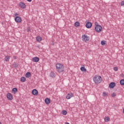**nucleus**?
Returning a JSON list of instances; mask_svg holds the SVG:
<instances>
[{
  "instance_id": "obj_1",
  "label": "nucleus",
  "mask_w": 124,
  "mask_h": 124,
  "mask_svg": "<svg viewBox=\"0 0 124 124\" xmlns=\"http://www.w3.org/2000/svg\"><path fill=\"white\" fill-rule=\"evenodd\" d=\"M94 82L95 84H100L102 81V78L100 76H95L93 78Z\"/></svg>"
},
{
  "instance_id": "obj_2",
  "label": "nucleus",
  "mask_w": 124,
  "mask_h": 124,
  "mask_svg": "<svg viewBox=\"0 0 124 124\" xmlns=\"http://www.w3.org/2000/svg\"><path fill=\"white\" fill-rule=\"evenodd\" d=\"M56 69L58 72H59V73L62 72L64 70L63 65L61 63H57L56 65Z\"/></svg>"
},
{
  "instance_id": "obj_3",
  "label": "nucleus",
  "mask_w": 124,
  "mask_h": 124,
  "mask_svg": "<svg viewBox=\"0 0 124 124\" xmlns=\"http://www.w3.org/2000/svg\"><path fill=\"white\" fill-rule=\"evenodd\" d=\"M95 31H96V32H100V31H102V27H101V26L97 24L96 26L95 27Z\"/></svg>"
},
{
  "instance_id": "obj_4",
  "label": "nucleus",
  "mask_w": 124,
  "mask_h": 124,
  "mask_svg": "<svg viewBox=\"0 0 124 124\" xmlns=\"http://www.w3.org/2000/svg\"><path fill=\"white\" fill-rule=\"evenodd\" d=\"M82 41H84V42H87V41H89V40H90L89 36H88L87 35H82Z\"/></svg>"
},
{
  "instance_id": "obj_5",
  "label": "nucleus",
  "mask_w": 124,
  "mask_h": 124,
  "mask_svg": "<svg viewBox=\"0 0 124 124\" xmlns=\"http://www.w3.org/2000/svg\"><path fill=\"white\" fill-rule=\"evenodd\" d=\"M15 21H16V23H21L22 22V18L20 16H16L15 18Z\"/></svg>"
},
{
  "instance_id": "obj_6",
  "label": "nucleus",
  "mask_w": 124,
  "mask_h": 124,
  "mask_svg": "<svg viewBox=\"0 0 124 124\" xmlns=\"http://www.w3.org/2000/svg\"><path fill=\"white\" fill-rule=\"evenodd\" d=\"M7 97L9 100H12L13 99V96L12 93H8L7 94Z\"/></svg>"
},
{
  "instance_id": "obj_7",
  "label": "nucleus",
  "mask_w": 124,
  "mask_h": 124,
  "mask_svg": "<svg viewBox=\"0 0 124 124\" xmlns=\"http://www.w3.org/2000/svg\"><path fill=\"white\" fill-rule=\"evenodd\" d=\"M92 26H93V24L90 22H87L86 24V27L87 29H91V28H92Z\"/></svg>"
},
{
  "instance_id": "obj_8",
  "label": "nucleus",
  "mask_w": 124,
  "mask_h": 124,
  "mask_svg": "<svg viewBox=\"0 0 124 124\" xmlns=\"http://www.w3.org/2000/svg\"><path fill=\"white\" fill-rule=\"evenodd\" d=\"M115 86H116V83L114 82H111L109 84V87L110 89H113V88H115Z\"/></svg>"
},
{
  "instance_id": "obj_9",
  "label": "nucleus",
  "mask_w": 124,
  "mask_h": 124,
  "mask_svg": "<svg viewBox=\"0 0 124 124\" xmlns=\"http://www.w3.org/2000/svg\"><path fill=\"white\" fill-rule=\"evenodd\" d=\"M73 93H68L67 96H66V98L67 99H70V98H71V97H73Z\"/></svg>"
},
{
  "instance_id": "obj_10",
  "label": "nucleus",
  "mask_w": 124,
  "mask_h": 124,
  "mask_svg": "<svg viewBox=\"0 0 124 124\" xmlns=\"http://www.w3.org/2000/svg\"><path fill=\"white\" fill-rule=\"evenodd\" d=\"M19 6L22 9L26 8V4L22 2L19 3Z\"/></svg>"
},
{
  "instance_id": "obj_11",
  "label": "nucleus",
  "mask_w": 124,
  "mask_h": 124,
  "mask_svg": "<svg viewBox=\"0 0 124 124\" xmlns=\"http://www.w3.org/2000/svg\"><path fill=\"white\" fill-rule=\"evenodd\" d=\"M32 93L34 95H37V94L38 93V92L37 91V90L36 89H33L32 91Z\"/></svg>"
},
{
  "instance_id": "obj_12",
  "label": "nucleus",
  "mask_w": 124,
  "mask_h": 124,
  "mask_svg": "<svg viewBox=\"0 0 124 124\" xmlns=\"http://www.w3.org/2000/svg\"><path fill=\"white\" fill-rule=\"evenodd\" d=\"M32 61L35 62H39V58L37 57H35L32 58Z\"/></svg>"
},
{
  "instance_id": "obj_13",
  "label": "nucleus",
  "mask_w": 124,
  "mask_h": 124,
  "mask_svg": "<svg viewBox=\"0 0 124 124\" xmlns=\"http://www.w3.org/2000/svg\"><path fill=\"white\" fill-rule=\"evenodd\" d=\"M45 103H46V104H49L51 102V100H50V99L46 98L45 99Z\"/></svg>"
},
{
  "instance_id": "obj_14",
  "label": "nucleus",
  "mask_w": 124,
  "mask_h": 124,
  "mask_svg": "<svg viewBox=\"0 0 124 124\" xmlns=\"http://www.w3.org/2000/svg\"><path fill=\"white\" fill-rule=\"evenodd\" d=\"M31 74L30 72H27L26 73V75H25V77L27 78H29L30 77H31Z\"/></svg>"
},
{
  "instance_id": "obj_15",
  "label": "nucleus",
  "mask_w": 124,
  "mask_h": 124,
  "mask_svg": "<svg viewBox=\"0 0 124 124\" xmlns=\"http://www.w3.org/2000/svg\"><path fill=\"white\" fill-rule=\"evenodd\" d=\"M36 39L38 42H40L42 40V38L40 36L36 37Z\"/></svg>"
},
{
  "instance_id": "obj_16",
  "label": "nucleus",
  "mask_w": 124,
  "mask_h": 124,
  "mask_svg": "<svg viewBox=\"0 0 124 124\" xmlns=\"http://www.w3.org/2000/svg\"><path fill=\"white\" fill-rule=\"evenodd\" d=\"M9 60H10V56H7L5 57V62H9Z\"/></svg>"
},
{
  "instance_id": "obj_17",
  "label": "nucleus",
  "mask_w": 124,
  "mask_h": 124,
  "mask_svg": "<svg viewBox=\"0 0 124 124\" xmlns=\"http://www.w3.org/2000/svg\"><path fill=\"white\" fill-rule=\"evenodd\" d=\"M75 27H80V23L78 21H77L75 23Z\"/></svg>"
},
{
  "instance_id": "obj_18",
  "label": "nucleus",
  "mask_w": 124,
  "mask_h": 124,
  "mask_svg": "<svg viewBox=\"0 0 124 124\" xmlns=\"http://www.w3.org/2000/svg\"><path fill=\"white\" fill-rule=\"evenodd\" d=\"M109 121H110V118L108 117H106L105 118V122H106V123H108Z\"/></svg>"
},
{
  "instance_id": "obj_19",
  "label": "nucleus",
  "mask_w": 124,
  "mask_h": 124,
  "mask_svg": "<svg viewBox=\"0 0 124 124\" xmlns=\"http://www.w3.org/2000/svg\"><path fill=\"white\" fill-rule=\"evenodd\" d=\"M26 78H25V77H22V78H21L20 81H21V82H26Z\"/></svg>"
},
{
  "instance_id": "obj_20",
  "label": "nucleus",
  "mask_w": 124,
  "mask_h": 124,
  "mask_svg": "<svg viewBox=\"0 0 124 124\" xmlns=\"http://www.w3.org/2000/svg\"><path fill=\"white\" fill-rule=\"evenodd\" d=\"M50 76L52 78H54V77H55L56 75L55 74V73L51 72L50 73Z\"/></svg>"
},
{
  "instance_id": "obj_21",
  "label": "nucleus",
  "mask_w": 124,
  "mask_h": 124,
  "mask_svg": "<svg viewBox=\"0 0 124 124\" xmlns=\"http://www.w3.org/2000/svg\"><path fill=\"white\" fill-rule=\"evenodd\" d=\"M120 83L122 85V86H124V79H121Z\"/></svg>"
},
{
  "instance_id": "obj_22",
  "label": "nucleus",
  "mask_w": 124,
  "mask_h": 124,
  "mask_svg": "<svg viewBox=\"0 0 124 124\" xmlns=\"http://www.w3.org/2000/svg\"><path fill=\"white\" fill-rule=\"evenodd\" d=\"M80 70H81V71H87V69H86L85 68V67H81L80 68Z\"/></svg>"
},
{
  "instance_id": "obj_23",
  "label": "nucleus",
  "mask_w": 124,
  "mask_h": 124,
  "mask_svg": "<svg viewBox=\"0 0 124 124\" xmlns=\"http://www.w3.org/2000/svg\"><path fill=\"white\" fill-rule=\"evenodd\" d=\"M62 114L63 115H66V114H67V112L66 111V110H64L62 111Z\"/></svg>"
},
{
  "instance_id": "obj_24",
  "label": "nucleus",
  "mask_w": 124,
  "mask_h": 124,
  "mask_svg": "<svg viewBox=\"0 0 124 124\" xmlns=\"http://www.w3.org/2000/svg\"><path fill=\"white\" fill-rule=\"evenodd\" d=\"M17 91L18 90L16 88H14L12 90V92H14V93H16V92H17Z\"/></svg>"
},
{
  "instance_id": "obj_25",
  "label": "nucleus",
  "mask_w": 124,
  "mask_h": 124,
  "mask_svg": "<svg viewBox=\"0 0 124 124\" xmlns=\"http://www.w3.org/2000/svg\"><path fill=\"white\" fill-rule=\"evenodd\" d=\"M103 95L104 96H107V95H108V94H107V93H106V92H104V93H103Z\"/></svg>"
},
{
  "instance_id": "obj_26",
  "label": "nucleus",
  "mask_w": 124,
  "mask_h": 124,
  "mask_svg": "<svg viewBox=\"0 0 124 124\" xmlns=\"http://www.w3.org/2000/svg\"><path fill=\"white\" fill-rule=\"evenodd\" d=\"M101 45H105V44H106L105 43V41H102L101 42Z\"/></svg>"
},
{
  "instance_id": "obj_27",
  "label": "nucleus",
  "mask_w": 124,
  "mask_h": 124,
  "mask_svg": "<svg viewBox=\"0 0 124 124\" xmlns=\"http://www.w3.org/2000/svg\"><path fill=\"white\" fill-rule=\"evenodd\" d=\"M113 69H114V71H118L119 68L117 67H115Z\"/></svg>"
},
{
  "instance_id": "obj_28",
  "label": "nucleus",
  "mask_w": 124,
  "mask_h": 124,
  "mask_svg": "<svg viewBox=\"0 0 124 124\" xmlns=\"http://www.w3.org/2000/svg\"><path fill=\"white\" fill-rule=\"evenodd\" d=\"M121 6H124V1H122L121 2Z\"/></svg>"
},
{
  "instance_id": "obj_29",
  "label": "nucleus",
  "mask_w": 124,
  "mask_h": 124,
  "mask_svg": "<svg viewBox=\"0 0 124 124\" xmlns=\"http://www.w3.org/2000/svg\"><path fill=\"white\" fill-rule=\"evenodd\" d=\"M111 96H112V97H114V96H116V93H113L111 94Z\"/></svg>"
},
{
  "instance_id": "obj_30",
  "label": "nucleus",
  "mask_w": 124,
  "mask_h": 124,
  "mask_svg": "<svg viewBox=\"0 0 124 124\" xmlns=\"http://www.w3.org/2000/svg\"><path fill=\"white\" fill-rule=\"evenodd\" d=\"M14 66L15 67H18V64H16V63H15V64H14Z\"/></svg>"
},
{
  "instance_id": "obj_31",
  "label": "nucleus",
  "mask_w": 124,
  "mask_h": 124,
  "mask_svg": "<svg viewBox=\"0 0 124 124\" xmlns=\"http://www.w3.org/2000/svg\"><path fill=\"white\" fill-rule=\"evenodd\" d=\"M51 45L54 46V45H55V43H54V42H52V43H51Z\"/></svg>"
},
{
  "instance_id": "obj_32",
  "label": "nucleus",
  "mask_w": 124,
  "mask_h": 124,
  "mask_svg": "<svg viewBox=\"0 0 124 124\" xmlns=\"http://www.w3.org/2000/svg\"><path fill=\"white\" fill-rule=\"evenodd\" d=\"M18 15H19L18 14H17V13H16L15 14V16H18Z\"/></svg>"
},
{
  "instance_id": "obj_33",
  "label": "nucleus",
  "mask_w": 124,
  "mask_h": 124,
  "mask_svg": "<svg viewBox=\"0 0 124 124\" xmlns=\"http://www.w3.org/2000/svg\"><path fill=\"white\" fill-rule=\"evenodd\" d=\"M27 1H29V2H31V1L32 0H27Z\"/></svg>"
},
{
  "instance_id": "obj_34",
  "label": "nucleus",
  "mask_w": 124,
  "mask_h": 124,
  "mask_svg": "<svg viewBox=\"0 0 124 124\" xmlns=\"http://www.w3.org/2000/svg\"><path fill=\"white\" fill-rule=\"evenodd\" d=\"M27 31L29 32V31H30V30L28 29Z\"/></svg>"
},
{
  "instance_id": "obj_35",
  "label": "nucleus",
  "mask_w": 124,
  "mask_h": 124,
  "mask_svg": "<svg viewBox=\"0 0 124 124\" xmlns=\"http://www.w3.org/2000/svg\"><path fill=\"white\" fill-rule=\"evenodd\" d=\"M37 47H38V48H39V46H37Z\"/></svg>"
},
{
  "instance_id": "obj_36",
  "label": "nucleus",
  "mask_w": 124,
  "mask_h": 124,
  "mask_svg": "<svg viewBox=\"0 0 124 124\" xmlns=\"http://www.w3.org/2000/svg\"><path fill=\"white\" fill-rule=\"evenodd\" d=\"M66 124H69V123H66Z\"/></svg>"
},
{
  "instance_id": "obj_37",
  "label": "nucleus",
  "mask_w": 124,
  "mask_h": 124,
  "mask_svg": "<svg viewBox=\"0 0 124 124\" xmlns=\"http://www.w3.org/2000/svg\"><path fill=\"white\" fill-rule=\"evenodd\" d=\"M0 124H1V122H0Z\"/></svg>"
},
{
  "instance_id": "obj_38",
  "label": "nucleus",
  "mask_w": 124,
  "mask_h": 124,
  "mask_svg": "<svg viewBox=\"0 0 124 124\" xmlns=\"http://www.w3.org/2000/svg\"><path fill=\"white\" fill-rule=\"evenodd\" d=\"M15 59H16V57H15Z\"/></svg>"
}]
</instances>
